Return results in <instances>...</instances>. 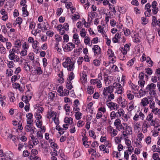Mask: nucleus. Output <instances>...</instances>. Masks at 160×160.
Returning a JSON list of instances; mask_svg holds the SVG:
<instances>
[{
  "instance_id": "34",
  "label": "nucleus",
  "mask_w": 160,
  "mask_h": 160,
  "mask_svg": "<svg viewBox=\"0 0 160 160\" xmlns=\"http://www.w3.org/2000/svg\"><path fill=\"white\" fill-rule=\"evenodd\" d=\"M87 91L88 94H92L94 92V88L91 86H89L87 88Z\"/></svg>"
},
{
  "instance_id": "29",
  "label": "nucleus",
  "mask_w": 160,
  "mask_h": 160,
  "mask_svg": "<svg viewBox=\"0 0 160 160\" xmlns=\"http://www.w3.org/2000/svg\"><path fill=\"white\" fill-rule=\"evenodd\" d=\"M107 96L108 98L106 102L111 101L114 98V95L112 93V92L111 93H109V94H108Z\"/></svg>"
},
{
  "instance_id": "44",
  "label": "nucleus",
  "mask_w": 160,
  "mask_h": 160,
  "mask_svg": "<svg viewBox=\"0 0 160 160\" xmlns=\"http://www.w3.org/2000/svg\"><path fill=\"white\" fill-rule=\"evenodd\" d=\"M111 131H112V132L111 135L112 137H114L116 136L118 134V131L116 129H113L112 127L110 126Z\"/></svg>"
},
{
  "instance_id": "32",
  "label": "nucleus",
  "mask_w": 160,
  "mask_h": 160,
  "mask_svg": "<svg viewBox=\"0 0 160 160\" xmlns=\"http://www.w3.org/2000/svg\"><path fill=\"white\" fill-rule=\"evenodd\" d=\"M88 154H91L92 156H95L96 155V151L92 148H90L88 150Z\"/></svg>"
},
{
  "instance_id": "33",
  "label": "nucleus",
  "mask_w": 160,
  "mask_h": 160,
  "mask_svg": "<svg viewBox=\"0 0 160 160\" xmlns=\"http://www.w3.org/2000/svg\"><path fill=\"white\" fill-rule=\"evenodd\" d=\"M38 43V42L37 40H35L34 43L32 44V46L33 48L36 49L37 51V52H38L39 50L37 46V44Z\"/></svg>"
},
{
  "instance_id": "39",
  "label": "nucleus",
  "mask_w": 160,
  "mask_h": 160,
  "mask_svg": "<svg viewBox=\"0 0 160 160\" xmlns=\"http://www.w3.org/2000/svg\"><path fill=\"white\" fill-rule=\"evenodd\" d=\"M123 136V138L125 139V143L128 146H131V142L130 140L128 139V136H127L126 137L124 138Z\"/></svg>"
},
{
  "instance_id": "50",
  "label": "nucleus",
  "mask_w": 160,
  "mask_h": 160,
  "mask_svg": "<svg viewBox=\"0 0 160 160\" xmlns=\"http://www.w3.org/2000/svg\"><path fill=\"white\" fill-rule=\"evenodd\" d=\"M70 107L67 104H65L64 106V109L65 110L67 115H68V112L70 111Z\"/></svg>"
},
{
  "instance_id": "15",
  "label": "nucleus",
  "mask_w": 160,
  "mask_h": 160,
  "mask_svg": "<svg viewBox=\"0 0 160 160\" xmlns=\"http://www.w3.org/2000/svg\"><path fill=\"white\" fill-rule=\"evenodd\" d=\"M156 87V85L155 84L151 83L147 86L146 88V91L148 92L149 91L154 90Z\"/></svg>"
},
{
  "instance_id": "54",
  "label": "nucleus",
  "mask_w": 160,
  "mask_h": 160,
  "mask_svg": "<svg viewBox=\"0 0 160 160\" xmlns=\"http://www.w3.org/2000/svg\"><path fill=\"white\" fill-rule=\"evenodd\" d=\"M153 114L152 113H150V114H148L147 118L146 120L148 121H151L153 120L152 119L153 118Z\"/></svg>"
},
{
  "instance_id": "27",
  "label": "nucleus",
  "mask_w": 160,
  "mask_h": 160,
  "mask_svg": "<svg viewBox=\"0 0 160 160\" xmlns=\"http://www.w3.org/2000/svg\"><path fill=\"white\" fill-rule=\"evenodd\" d=\"M128 98L130 100H132L134 98V96L132 94L130 91H128L127 92Z\"/></svg>"
},
{
  "instance_id": "48",
  "label": "nucleus",
  "mask_w": 160,
  "mask_h": 160,
  "mask_svg": "<svg viewBox=\"0 0 160 160\" xmlns=\"http://www.w3.org/2000/svg\"><path fill=\"white\" fill-rule=\"evenodd\" d=\"M121 123V120L119 118H117L116 119L114 122V126L117 127L118 125L120 124Z\"/></svg>"
},
{
  "instance_id": "20",
  "label": "nucleus",
  "mask_w": 160,
  "mask_h": 160,
  "mask_svg": "<svg viewBox=\"0 0 160 160\" xmlns=\"http://www.w3.org/2000/svg\"><path fill=\"white\" fill-rule=\"evenodd\" d=\"M80 76L82 83H85L87 81V75L85 72H82Z\"/></svg>"
},
{
  "instance_id": "52",
  "label": "nucleus",
  "mask_w": 160,
  "mask_h": 160,
  "mask_svg": "<svg viewBox=\"0 0 160 160\" xmlns=\"http://www.w3.org/2000/svg\"><path fill=\"white\" fill-rule=\"evenodd\" d=\"M148 92H149V94L150 96V97L151 98L155 97L156 95V93L155 90L149 91Z\"/></svg>"
},
{
  "instance_id": "55",
  "label": "nucleus",
  "mask_w": 160,
  "mask_h": 160,
  "mask_svg": "<svg viewBox=\"0 0 160 160\" xmlns=\"http://www.w3.org/2000/svg\"><path fill=\"white\" fill-rule=\"evenodd\" d=\"M41 32V30L38 29L32 30L31 32V33L34 36H36L38 33H40Z\"/></svg>"
},
{
  "instance_id": "46",
  "label": "nucleus",
  "mask_w": 160,
  "mask_h": 160,
  "mask_svg": "<svg viewBox=\"0 0 160 160\" xmlns=\"http://www.w3.org/2000/svg\"><path fill=\"white\" fill-rule=\"evenodd\" d=\"M29 45L26 42H24L22 46L23 49L25 50H28V49L29 48Z\"/></svg>"
},
{
  "instance_id": "35",
  "label": "nucleus",
  "mask_w": 160,
  "mask_h": 160,
  "mask_svg": "<svg viewBox=\"0 0 160 160\" xmlns=\"http://www.w3.org/2000/svg\"><path fill=\"white\" fill-rule=\"evenodd\" d=\"M55 114V112L53 111H50L48 112L47 115V118L49 119L54 116Z\"/></svg>"
},
{
  "instance_id": "9",
  "label": "nucleus",
  "mask_w": 160,
  "mask_h": 160,
  "mask_svg": "<svg viewBox=\"0 0 160 160\" xmlns=\"http://www.w3.org/2000/svg\"><path fill=\"white\" fill-rule=\"evenodd\" d=\"M32 126L33 125L27 124L25 127L26 132H30L31 135L34 133L35 132V128Z\"/></svg>"
},
{
  "instance_id": "4",
  "label": "nucleus",
  "mask_w": 160,
  "mask_h": 160,
  "mask_svg": "<svg viewBox=\"0 0 160 160\" xmlns=\"http://www.w3.org/2000/svg\"><path fill=\"white\" fill-rule=\"evenodd\" d=\"M120 50L123 55V57L121 59L124 60L125 58V55L127 54V52L130 50V46L128 44H126L124 47L120 48Z\"/></svg>"
},
{
  "instance_id": "60",
  "label": "nucleus",
  "mask_w": 160,
  "mask_h": 160,
  "mask_svg": "<svg viewBox=\"0 0 160 160\" xmlns=\"http://www.w3.org/2000/svg\"><path fill=\"white\" fill-rule=\"evenodd\" d=\"M152 158L154 160H160L158 154L157 153H154L152 155Z\"/></svg>"
},
{
  "instance_id": "31",
  "label": "nucleus",
  "mask_w": 160,
  "mask_h": 160,
  "mask_svg": "<svg viewBox=\"0 0 160 160\" xmlns=\"http://www.w3.org/2000/svg\"><path fill=\"white\" fill-rule=\"evenodd\" d=\"M7 52L5 48L3 46L2 44H0V52L2 54H5Z\"/></svg>"
},
{
  "instance_id": "56",
  "label": "nucleus",
  "mask_w": 160,
  "mask_h": 160,
  "mask_svg": "<svg viewBox=\"0 0 160 160\" xmlns=\"http://www.w3.org/2000/svg\"><path fill=\"white\" fill-rule=\"evenodd\" d=\"M110 117L111 120H113L116 117V115L115 111H112L111 112Z\"/></svg>"
},
{
  "instance_id": "57",
  "label": "nucleus",
  "mask_w": 160,
  "mask_h": 160,
  "mask_svg": "<svg viewBox=\"0 0 160 160\" xmlns=\"http://www.w3.org/2000/svg\"><path fill=\"white\" fill-rule=\"evenodd\" d=\"M142 59L141 60H142V62L144 61L145 60L146 61V62L148 61L149 60H150V58L149 57H148L147 58H146L145 57V55L144 53H143L142 54Z\"/></svg>"
},
{
  "instance_id": "36",
  "label": "nucleus",
  "mask_w": 160,
  "mask_h": 160,
  "mask_svg": "<svg viewBox=\"0 0 160 160\" xmlns=\"http://www.w3.org/2000/svg\"><path fill=\"white\" fill-rule=\"evenodd\" d=\"M120 103L121 104L122 107V108H125L127 104V102L124 99L121 98L120 101Z\"/></svg>"
},
{
  "instance_id": "16",
  "label": "nucleus",
  "mask_w": 160,
  "mask_h": 160,
  "mask_svg": "<svg viewBox=\"0 0 160 160\" xmlns=\"http://www.w3.org/2000/svg\"><path fill=\"white\" fill-rule=\"evenodd\" d=\"M75 48V45L72 42H68L65 46L66 49L68 51H71Z\"/></svg>"
},
{
  "instance_id": "49",
  "label": "nucleus",
  "mask_w": 160,
  "mask_h": 160,
  "mask_svg": "<svg viewBox=\"0 0 160 160\" xmlns=\"http://www.w3.org/2000/svg\"><path fill=\"white\" fill-rule=\"evenodd\" d=\"M84 42L85 44L86 45H89L90 44V39L89 38L88 36H86V37H84Z\"/></svg>"
},
{
  "instance_id": "6",
  "label": "nucleus",
  "mask_w": 160,
  "mask_h": 160,
  "mask_svg": "<svg viewBox=\"0 0 160 160\" xmlns=\"http://www.w3.org/2000/svg\"><path fill=\"white\" fill-rule=\"evenodd\" d=\"M8 58L10 60H13L14 62H19L20 61V58L18 56L15 54V53L9 52Z\"/></svg>"
},
{
  "instance_id": "22",
  "label": "nucleus",
  "mask_w": 160,
  "mask_h": 160,
  "mask_svg": "<svg viewBox=\"0 0 160 160\" xmlns=\"http://www.w3.org/2000/svg\"><path fill=\"white\" fill-rule=\"evenodd\" d=\"M31 138V140L33 144L34 145H36L39 143V141L37 138H35L34 136L32 134L30 136Z\"/></svg>"
},
{
  "instance_id": "51",
  "label": "nucleus",
  "mask_w": 160,
  "mask_h": 160,
  "mask_svg": "<svg viewBox=\"0 0 160 160\" xmlns=\"http://www.w3.org/2000/svg\"><path fill=\"white\" fill-rule=\"evenodd\" d=\"M146 77V78H148V76L146 75H144V73L142 72H141L139 75V78L140 80H143L144 76Z\"/></svg>"
},
{
  "instance_id": "7",
  "label": "nucleus",
  "mask_w": 160,
  "mask_h": 160,
  "mask_svg": "<svg viewBox=\"0 0 160 160\" xmlns=\"http://www.w3.org/2000/svg\"><path fill=\"white\" fill-rule=\"evenodd\" d=\"M113 88L111 86L106 87L104 88L103 91V94L104 96H106L108 94L111 93L113 92Z\"/></svg>"
},
{
  "instance_id": "61",
  "label": "nucleus",
  "mask_w": 160,
  "mask_h": 160,
  "mask_svg": "<svg viewBox=\"0 0 160 160\" xmlns=\"http://www.w3.org/2000/svg\"><path fill=\"white\" fill-rule=\"evenodd\" d=\"M69 40L68 35L67 34L64 35L63 37V42H68Z\"/></svg>"
},
{
  "instance_id": "62",
  "label": "nucleus",
  "mask_w": 160,
  "mask_h": 160,
  "mask_svg": "<svg viewBox=\"0 0 160 160\" xmlns=\"http://www.w3.org/2000/svg\"><path fill=\"white\" fill-rule=\"evenodd\" d=\"M135 58H133L129 60L128 62L127 65L129 66H131L134 64V62L135 60Z\"/></svg>"
},
{
  "instance_id": "59",
  "label": "nucleus",
  "mask_w": 160,
  "mask_h": 160,
  "mask_svg": "<svg viewBox=\"0 0 160 160\" xmlns=\"http://www.w3.org/2000/svg\"><path fill=\"white\" fill-rule=\"evenodd\" d=\"M7 65L9 68H12L14 67L15 64L13 61H11L8 62Z\"/></svg>"
},
{
  "instance_id": "26",
  "label": "nucleus",
  "mask_w": 160,
  "mask_h": 160,
  "mask_svg": "<svg viewBox=\"0 0 160 160\" xmlns=\"http://www.w3.org/2000/svg\"><path fill=\"white\" fill-rule=\"evenodd\" d=\"M64 122L66 123H68L72 124L73 123V119L71 118L66 117L64 119Z\"/></svg>"
},
{
  "instance_id": "25",
  "label": "nucleus",
  "mask_w": 160,
  "mask_h": 160,
  "mask_svg": "<svg viewBox=\"0 0 160 160\" xmlns=\"http://www.w3.org/2000/svg\"><path fill=\"white\" fill-rule=\"evenodd\" d=\"M121 36V35L119 34V33L116 34L114 37L112 38V41L114 43L118 42V39L120 38Z\"/></svg>"
},
{
  "instance_id": "28",
  "label": "nucleus",
  "mask_w": 160,
  "mask_h": 160,
  "mask_svg": "<svg viewBox=\"0 0 160 160\" xmlns=\"http://www.w3.org/2000/svg\"><path fill=\"white\" fill-rule=\"evenodd\" d=\"M22 14L24 17L28 16L29 15L28 12L27 10V7H23L22 8Z\"/></svg>"
},
{
  "instance_id": "30",
  "label": "nucleus",
  "mask_w": 160,
  "mask_h": 160,
  "mask_svg": "<svg viewBox=\"0 0 160 160\" xmlns=\"http://www.w3.org/2000/svg\"><path fill=\"white\" fill-rule=\"evenodd\" d=\"M122 138H123V136L122 135V134L121 135L120 137H117L115 138V141L116 144H119L121 141Z\"/></svg>"
},
{
  "instance_id": "19",
  "label": "nucleus",
  "mask_w": 160,
  "mask_h": 160,
  "mask_svg": "<svg viewBox=\"0 0 160 160\" xmlns=\"http://www.w3.org/2000/svg\"><path fill=\"white\" fill-rule=\"evenodd\" d=\"M14 47L18 49L21 48L22 46V41L19 39H17L14 41Z\"/></svg>"
},
{
  "instance_id": "11",
  "label": "nucleus",
  "mask_w": 160,
  "mask_h": 160,
  "mask_svg": "<svg viewBox=\"0 0 160 160\" xmlns=\"http://www.w3.org/2000/svg\"><path fill=\"white\" fill-rule=\"evenodd\" d=\"M157 3L156 1H153L151 5V7L152 9V12L154 14H156L158 10V7H157Z\"/></svg>"
},
{
  "instance_id": "2",
  "label": "nucleus",
  "mask_w": 160,
  "mask_h": 160,
  "mask_svg": "<svg viewBox=\"0 0 160 160\" xmlns=\"http://www.w3.org/2000/svg\"><path fill=\"white\" fill-rule=\"evenodd\" d=\"M74 63L75 62L71 61L70 58L67 57L62 64L65 68H67L68 71H72L74 68Z\"/></svg>"
},
{
  "instance_id": "53",
  "label": "nucleus",
  "mask_w": 160,
  "mask_h": 160,
  "mask_svg": "<svg viewBox=\"0 0 160 160\" xmlns=\"http://www.w3.org/2000/svg\"><path fill=\"white\" fill-rule=\"evenodd\" d=\"M138 140L139 142L142 141V139L144 138V135L142 133L140 132L138 134Z\"/></svg>"
},
{
  "instance_id": "17",
  "label": "nucleus",
  "mask_w": 160,
  "mask_h": 160,
  "mask_svg": "<svg viewBox=\"0 0 160 160\" xmlns=\"http://www.w3.org/2000/svg\"><path fill=\"white\" fill-rule=\"evenodd\" d=\"M150 127V125L146 121H144L142 125V130L143 133L147 132V128Z\"/></svg>"
},
{
  "instance_id": "41",
  "label": "nucleus",
  "mask_w": 160,
  "mask_h": 160,
  "mask_svg": "<svg viewBox=\"0 0 160 160\" xmlns=\"http://www.w3.org/2000/svg\"><path fill=\"white\" fill-rule=\"evenodd\" d=\"M86 32L84 28L82 29L80 32V35L82 37H86Z\"/></svg>"
},
{
  "instance_id": "43",
  "label": "nucleus",
  "mask_w": 160,
  "mask_h": 160,
  "mask_svg": "<svg viewBox=\"0 0 160 160\" xmlns=\"http://www.w3.org/2000/svg\"><path fill=\"white\" fill-rule=\"evenodd\" d=\"M69 93V91L68 90L64 89L63 91H62V93H60V96H66L68 95Z\"/></svg>"
},
{
  "instance_id": "21",
  "label": "nucleus",
  "mask_w": 160,
  "mask_h": 160,
  "mask_svg": "<svg viewBox=\"0 0 160 160\" xmlns=\"http://www.w3.org/2000/svg\"><path fill=\"white\" fill-rule=\"evenodd\" d=\"M124 111L122 108H120L118 110L117 112H116V117L117 118H120L121 116L124 115Z\"/></svg>"
},
{
  "instance_id": "5",
  "label": "nucleus",
  "mask_w": 160,
  "mask_h": 160,
  "mask_svg": "<svg viewBox=\"0 0 160 160\" xmlns=\"http://www.w3.org/2000/svg\"><path fill=\"white\" fill-rule=\"evenodd\" d=\"M108 107L111 110H117L119 108V106L115 103L110 101L107 102Z\"/></svg>"
},
{
  "instance_id": "24",
  "label": "nucleus",
  "mask_w": 160,
  "mask_h": 160,
  "mask_svg": "<svg viewBox=\"0 0 160 160\" xmlns=\"http://www.w3.org/2000/svg\"><path fill=\"white\" fill-rule=\"evenodd\" d=\"M152 112L160 117V109H158L157 108H154L152 109Z\"/></svg>"
},
{
  "instance_id": "1",
  "label": "nucleus",
  "mask_w": 160,
  "mask_h": 160,
  "mask_svg": "<svg viewBox=\"0 0 160 160\" xmlns=\"http://www.w3.org/2000/svg\"><path fill=\"white\" fill-rule=\"evenodd\" d=\"M116 128L118 131H122V135L124 136V138L126 137L127 136L132 134V128L128 126L127 123H121L116 127Z\"/></svg>"
},
{
  "instance_id": "10",
  "label": "nucleus",
  "mask_w": 160,
  "mask_h": 160,
  "mask_svg": "<svg viewBox=\"0 0 160 160\" xmlns=\"http://www.w3.org/2000/svg\"><path fill=\"white\" fill-rule=\"evenodd\" d=\"M149 98H148L145 97L142 98L141 100V102L140 103V105L142 107H145L146 106H147L149 104Z\"/></svg>"
},
{
  "instance_id": "12",
  "label": "nucleus",
  "mask_w": 160,
  "mask_h": 160,
  "mask_svg": "<svg viewBox=\"0 0 160 160\" xmlns=\"http://www.w3.org/2000/svg\"><path fill=\"white\" fill-rule=\"evenodd\" d=\"M31 72V73L34 74H37L38 75H40L42 74V71L40 67H38L37 68H34L33 69H32Z\"/></svg>"
},
{
  "instance_id": "3",
  "label": "nucleus",
  "mask_w": 160,
  "mask_h": 160,
  "mask_svg": "<svg viewBox=\"0 0 160 160\" xmlns=\"http://www.w3.org/2000/svg\"><path fill=\"white\" fill-rule=\"evenodd\" d=\"M114 89H116L115 92V93L118 94H122L123 92V88L121 85L117 82H114L112 86Z\"/></svg>"
},
{
  "instance_id": "45",
  "label": "nucleus",
  "mask_w": 160,
  "mask_h": 160,
  "mask_svg": "<svg viewBox=\"0 0 160 160\" xmlns=\"http://www.w3.org/2000/svg\"><path fill=\"white\" fill-rule=\"evenodd\" d=\"M74 78V75L72 72H71L69 75L68 78V81H71Z\"/></svg>"
},
{
  "instance_id": "63",
  "label": "nucleus",
  "mask_w": 160,
  "mask_h": 160,
  "mask_svg": "<svg viewBox=\"0 0 160 160\" xmlns=\"http://www.w3.org/2000/svg\"><path fill=\"white\" fill-rule=\"evenodd\" d=\"M89 136L95 139L96 138V136L95 134V133L92 130H90L89 132Z\"/></svg>"
},
{
  "instance_id": "13",
  "label": "nucleus",
  "mask_w": 160,
  "mask_h": 160,
  "mask_svg": "<svg viewBox=\"0 0 160 160\" xmlns=\"http://www.w3.org/2000/svg\"><path fill=\"white\" fill-rule=\"evenodd\" d=\"M137 106L135 105L134 102L131 101L128 104L127 109L129 112H131Z\"/></svg>"
},
{
  "instance_id": "42",
  "label": "nucleus",
  "mask_w": 160,
  "mask_h": 160,
  "mask_svg": "<svg viewBox=\"0 0 160 160\" xmlns=\"http://www.w3.org/2000/svg\"><path fill=\"white\" fill-rule=\"evenodd\" d=\"M107 54L109 58H112L114 57V52L111 49H108L107 52Z\"/></svg>"
},
{
  "instance_id": "64",
  "label": "nucleus",
  "mask_w": 160,
  "mask_h": 160,
  "mask_svg": "<svg viewBox=\"0 0 160 160\" xmlns=\"http://www.w3.org/2000/svg\"><path fill=\"white\" fill-rule=\"evenodd\" d=\"M27 54V50L23 49L20 53V55L21 56L23 57L26 56Z\"/></svg>"
},
{
  "instance_id": "18",
  "label": "nucleus",
  "mask_w": 160,
  "mask_h": 160,
  "mask_svg": "<svg viewBox=\"0 0 160 160\" xmlns=\"http://www.w3.org/2000/svg\"><path fill=\"white\" fill-rule=\"evenodd\" d=\"M73 42L76 45L79 44L80 43V40L79 39V36L78 34L75 33L73 35Z\"/></svg>"
},
{
  "instance_id": "38",
  "label": "nucleus",
  "mask_w": 160,
  "mask_h": 160,
  "mask_svg": "<svg viewBox=\"0 0 160 160\" xmlns=\"http://www.w3.org/2000/svg\"><path fill=\"white\" fill-rule=\"evenodd\" d=\"M80 18V16L78 14H74L72 16V19L74 21H76Z\"/></svg>"
},
{
  "instance_id": "40",
  "label": "nucleus",
  "mask_w": 160,
  "mask_h": 160,
  "mask_svg": "<svg viewBox=\"0 0 160 160\" xmlns=\"http://www.w3.org/2000/svg\"><path fill=\"white\" fill-rule=\"evenodd\" d=\"M36 155L31 154L30 157V160H40V159L39 157L36 156Z\"/></svg>"
},
{
  "instance_id": "37",
  "label": "nucleus",
  "mask_w": 160,
  "mask_h": 160,
  "mask_svg": "<svg viewBox=\"0 0 160 160\" xmlns=\"http://www.w3.org/2000/svg\"><path fill=\"white\" fill-rule=\"evenodd\" d=\"M82 113L78 111L75 112V118L77 120H79L81 118V116H82Z\"/></svg>"
},
{
  "instance_id": "58",
  "label": "nucleus",
  "mask_w": 160,
  "mask_h": 160,
  "mask_svg": "<svg viewBox=\"0 0 160 160\" xmlns=\"http://www.w3.org/2000/svg\"><path fill=\"white\" fill-rule=\"evenodd\" d=\"M84 124L85 122L83 121L80 120L78 121L77 126L78 127H82L84 125Z\"/></svg>"
},
{
  "instance_id": "14",
  "label": "nucleus",
  "mask_w": 160,
  "mask_h": 160,
  "mask_svg": "<svg viewBox=\"0 0 160 160\" xmlns=\"http://www.w3.org/2000/svg\"><path fill=\"white\" fill-rule=\"evenodd\" d=\"M92 50L94 55H96L100 54L101 53V49L99 46L98 45H94L92 48Z\"/></svg>"
},
{
  "instance_id": "8",
  "label": "nucleus",
  "mask_w": 160,
  "mask_h": 160,
  "mask_svg": "<svg viewBox=\"0 0 160 160\" xmlns=\"http://www.w3.org/2000/svg\"><path fill=\"white\" fill-rule=\"evenodd\" d=\"M145 116L144 114L142 112H140L136 113L133 117V120H134L137 121L139 120V119H141V120H143Z\"/></svg>"
},
{
  "instance_id": "23",
  "label": "nucleus",
  "mask_w": 160,
  "mask_h": 160,
  "mask_svg": "<svg viewBox=\"0 0 160 160\" xmlns=\"http://www.w3.org/2000/svg\"><path fill=\"white\" fill-rule=\"evenodd\" d=\"M149 107L151 109H154L155 108V102L153 101V99L151 98H149Z\"/></svg>"
},
{
  "instance_id": "47",
  "label": "nucleus",
  "mask_w": 160,
  "mask_h": 160,
  "mask_svg": "<svg viewBox=\"0 0 160 160\" xmlns=\"http://www.w3.org/2000/svg\"><path fill=\"white\" fill-rule=\"evenodd\" d=\"M49 96V99L51 101H53L54 100V99L55 98V94L51 92L48 94Z\"/></svg>"
}]
</instances>
